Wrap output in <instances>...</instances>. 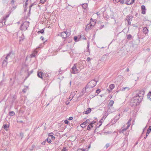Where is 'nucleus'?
<instances>
[{"label":"nucleus","instance_id":"338daca9","mask_svg":"<svg viewBox=\"0 0 151 151\" xmlns=\"http://www.w3.org/2000/svg\"><path fill=\"white\" fill-rule=\"evenodd\" d=\"M66 150L65 147H64L61 150V151H66Z\"/></svg>","mask_w":151,"mask_h":151},{"label":"nucleus","instance_id":"13d9d810","mask_svg":"<svg viewBox=\"0 0 151 151\" xmlns=\"http://www.w3.org/2000/svg\"><path fill=\"white\" fill-rule=\"evenodd\" d=\"M14 0H12L11 1V4H12V5H13L14 3Z\"/></svg>","mask_w":151,"mask_h":151},{"label":"nucleus","instance_id":"864d4df0","mask_svg":"<svg viewBox=\"0 0 151 151\" xmlns=\"http://www.w3.org/2000/svg\"><path fill=\"white\" fill-rule=\"evenodd\" d=\"M110 146V145L109 143H107L106 145V148H108Z\"/></svg>","mask_w":151,"mask_h":151},{"label":"nucleus","instance_id":"ddd939ff","mask_svg":"<svg viewBox=\"0 0 151 151\" xmlns=\"http://www.w3.org/2000/svg\"><path fill=\"white\" fill-rule=\"evenodd\" d=\"M134 0H127L125 2V4L127 5L131 4L134 2Z\"/></svg>","mask_w":151,"mask_h":151},{"label":"nucleus","instance_id":"b1692460","mask_svg":"<svg viewBox=\"0 0 151 151\" xmlns=\"http://www.w3.org/2000/svg\"><path fill=\"white\" fill-rule=\"evenodd\" d=\"M42 72H39L38 71V73H37V75L40 78L42 79L43 78H42Z\"/></svg>","mask_w":151,"mask_h":151},{"label":"nucleus","instance_id":"f8f14e48","mask_svg":"<svg viewBox=\"0 0 151 151\" xmlns=\"http://www.w3.org/2000/svg\"><path fill=\"white\" fill-rule=\"evenodd\" d=\"M12 53L11 52H9L8 54L6 57H5V59L4 60H6L8 61V60L9 58H11V55Z\"/></svg>","mask_w":151,"mask_h":151},{"label":"nucleus","instance_id":"2eb2a0df","mask_svg":"<svg viewBox=\"0 0 151 151\" xmlns=\"http://www.w3.org/2000/svg\"><path fill=\"white\" fill-rule=\"evenodd\" d=\"M10 14H9L6 15L4 16L3 17V18L2 19V22H4V24H5V22H6V20L8 18Z\"/></svg>","mask_w":151,"mask_h":151},{"label":"nucleus","instance_id":"1a4fd4ad","mask_svg":"<svg viewBox=\"0 0 151 151\" xmlns=\"http://www.w3.org/2000/svg\"><path fill=\"white\" fill-rule=\"evenodd\" d=\"M93 26L92 24H91V22H90V23L86 25L85 30L86 31L88 32L90 29H91L93 28Z\"/></svg>","mask_w":151,"mask_h":151},{"label":"nucleus","instance_id":"3c124183","mask_svg":"<svg viewBox=\"0 0 151 151\" xmlns=\"http://www.w3.org/2000/svg\"><path fill=\"white\" fill-rule=\"evenodd\" d=\"M120 2V3L121 4H123L124 3V0H120V1H119Z\"/></svg>","mask_w":151,"mask_h":151},{"label":"nucleus","instance_id":"39448f33","mask_svg":"<svg viewBox=\"0 0 151 151\" xmlns=\"http://www.w3.org/2000/svg\"><path fill=\"white\" fill-rule=\"evenodd\" d=\"M70 35V32H67V31H64L60 33L58 35L59 36H60L63 39H66L69 37Z\"/></svg>","mask_w":151,"mask_h":151},{"label":"nucleus","instance_id":"8fccbe9b","mask_svg":"<svg viewBox=\"0 0 151 151\" xmlns=\"http://www.w3.org/2000/svg\"><path fill=\"white\" fill-rule=\"evenodd\" d=\"M89 42L88 43V45H87V51H89Z\"/></svg>","mask_w":151,"mask_h":151},{"label":"nucleus","instance_id":"0eeeda50","mask_svg":"<svg viewBox=\"0 0 151 151\" xmlns=\"http://www.w3.org/2000/svg\"><path fill=\"white\" fill-rule=\"evenodd\" d=\"M76 65L75 64L73 66L71 70H70L71 73L74 74H77L80 71V70L77 68Z\"/></svg>","mask_w":151,"mask_h":151},{"label":"nucleus","instance_id":"7c9ffc66","mask_svg":"<svg viewBox=\"0 0 151 151\" xmlns=\"http://www.w3.org/2000/svg\"><path fill=\"white\" fill-rule=\"evenodd\" d=\"M4 24V22H2V19L0 21V28L2 27Z\"/></svg>","mask_w":151,"mask_h":151},{"label":"nucleus","instance_id":"a18cd8bd","mask_svg":"<svg viewBox=\"0 0 151 151\" xmlns=\"http://www.w3.org/2000/svg\"><path fill=\"white\" fill-rule=\"evenodd\" d=\"M70 101H71V100H69V99L67 100L66 101V102H65V104H66V105H68V104H69V103H70Z\"/></svg>","mask_w":151,"mask_h":151},{"label":"nucleus","instance_id":"37998d69","mask_svg":"<svg viewBox=\"0 0 151 151\" xmlns=\"http://www.w3.org/2000/svg\"><path fill=\"white\" fill-rule=\"evenodd\" d=\"M65 41L66 40H65L64 41H63V42L61 43L60 45L61 46H63V45H64L65 43Z\"/></svg>","mask_w":151,"mask_h":151},{"label":"nucleus","instance_id":"5701e85b","mask_svg":"<svg viewBox=\"0 0 151 151\" xmlns=\"http://www.w3.org/2000/svg\"><path fill=\"white\" fill-rule=\"evenodd\" d=\"M9 114L10 116H12L15 115V113L13 111H11L9 112Z\"/></svg>","mask_w":151,"mask_h":151},{"label":"nucleus","instance_id":"423d86ee","mask_svg":"<svg viewBox=\"0 0 151 151\" xmlns=\"http://www.w3.org/2000/svg\"><path fill=\"white\" fill-rule=\"evenodd\" d=\"M53 135L54 134L52 132L49 133L47 138L43 142H52V141H53L55 139V137L53 136Z\"/></svg>","mask_w":151,"mask_h":151},{"label":"nucleus","instance_id":"473e14b6","mask_svg":"<svg viewBox=\"0 0 151 151\" xmlns=\"http://www.w3.org/2000/svg\"><path fill=\"white\" fill-rule=\"evenodd\" d=\"M127 39L129 40H130L131 39L132 37V36L130 34H129L127 35Z\"/></svg>","mask_w":151,"mask_h":151},{"label":"nucleus","instance_id":"4d7b16f0","mask_svg":"<svg viewBox=\"0 0 151 151\" xmlns=\"http://www.w3.org/2000/svg\"><path fill=\"white\" fill-rule=\"evenodd\" d=\"M68 121L67 120H65L64 121V123L65 124H68Z\"/></svg>","mask_w":151,"mask_h":151},{"label":"nucleus","instance_id":"4468645a","mask_svg":"<svg viewBox=\"0 0 151 151\" xmlns=\"http://www.w3.org/2000/svg\"><path fill=\"white\" fill-rule=\"evenodd\" d=\"M91 108H88L86 109V111H83V113L84 114H88L91 112Z\"/></svg>","mask_w":151,"mask_h":151},{"label":"nucleus","instance_id":"49530a36","mask_svg":"<svg viewBox=\"0 0 151 151\" xmlns=\"http://www.w3.org/2000/svg\"><path fill=\"white\" fill-rule=\"evenodd\" d=\"M101 90L100 89H97L96 90V92L98 93V94H99V93H100V92H101Z\"/></svg>","mask_w":151,"mask_h":151},{"label":"nucleus","instance_id":"c9c22d12","mask_svg":"<svg viewBox=\"0 0 151 151\" xmlns=\"http://www.w3.org/2000/svg\"><path fill=\"white\" fill-rule=\"evenodd\" d=\"M75 92H72L71 93V95L72 96V97L71 98H70L69 99H70V100H71L73 98V96H74L75 95Z\"/></svg>","mask_w":151,"mask_h":151},{"label":"nucleus","instance_id":"f3484780","mask_svg":"<svg viewBox=\"0 0 151 151\" xmlns=\"http://www.w3.org/2000/svg\"><path fill=\"white\" fill-rule=\"evenodd\" d=\"M40 146H37L36 147V149H40V148L41 147H42V146L43 145H44L45 144V142H42V143H40Z\"/></svg>","mask_w":151,"mask_h":151},{"label":"nucleus","instance_id":"c03bdc74","mask_svg":"<svg viewBox=\"0 0 151 151\" xmlns=\"http://www.w3.org/2000/svg\"><path fill=\"white\" fill-rule=\"evenodd\" d=\"M77 151H88V150H85V149H79L77 150Z\"/></svg>","mask_w":151,"mask_h":151},{"label":"nucleus","instance_id":"9d476101","mask_svg":"<svg viewBox=\"0 0 151 151\" xmlns=\"http://www.w3.org/2000/svg\"><path fill=\"white\" fill-rule=\"evenodd\" d=\"M141 14H145L146 12V9L145 6L142 5L141 6Z\"/></svg>","mask_w":151,"mask_h":151},{"label":"nucleus","instance_id":"20e7f679","mask_svg":"<svg viewBox=\"0 0 151 151\" xmlns=\"http://www.w3.org/2000/svg\"><path fill=\"white\" fill-rule=\"evenodd\" d=\"M29 22H24L21 24L20 27V29L22 30L25 31L29 26Z\"/></svg>","mask_w":151,"mask_h":151},{"label":"nucleus","instance_id":"a19ab883","mask_svg":"<svg viewBox=\"0 0 151 151\" xmlns=\"http://www.w3.org/2000/svg\"><path fill=\"white\" fill-rule=\"evenodd\" d=\"M34 5V4H32L31 5H30L29 6V14H30V10H31V8L32 6H33Z\"/></svg>","mask_w":151,"mask_h":151},{"label":"nucleus","instance_id":"393cba45","mask_svg":"<svg viewBox=\"0 0 151 151\" xmlns=\"http://www.w3.org/2000/svg\"><path fill=\"white\" fill-rule=\"evenodd\" d=\"M37 52L36 51H35L33 53L30 55V56L31 58H32L35 57L36 54L37 53Z\"/></svg>","mask_w":151,"mask_h":151},{"label":"nucleus","instance_id":"aec40b11","mask_svg":"<svg viewBox=\"0 0 151 151\" xmlns=\"http://www.w3.org/2000/svg\"><path fill=\"white\" fill-rule=\"evenodd\" d=\"M8 63V61L4 60L2 64V66L3 67H5L6 66Z\"/></svg>","mask_w":151,"mask_h":151},{"label":"nucleus","instance_id":"4c0bfd02","mask_svg":"<svg viewBox=\"0 0 151 151\" xmlns=\"http://www.w3.org/2000/svg\"><path fill=\"white\" fill-rule=\"evenodd\" d=\"M88 89H86V87H85V90H83L82 91V92L83 93H84L86 92H88V91L87 90Z\"/></svg>","mask_w":151,"mask_h":151},{"label":"nucleus","instance_id":"de8ad7c7","mask_svg":"<svg viewBox=\"0 0 151 151\" xmlns=\"http://www.w3.org/2000/svg\"><path fill=\"white\" fill-rule=\"evenodd\" d=\"M85 122H86V124H89L90 123V122L89 119H87L86 121Z\"/></svg>","mask_w":151,"mask_h":151},{"label":"nucleus","instance_id":"e433bc0d","mask_svg":"<svg viewBox=\"0 0 151 151\" xmlns=\"http://www.w3.org/2000/svg\"><path fill=\"white\" fill-rule=\"evenodd\" d=\"M44 32V29H42V30H41L38 31L37 32V33H40L41 34H42Z\"/></svg>","mask_w":151,"mask_h":151},{"label":"nucleus","instance_id":"58836bf2","mask_svg":"<svg viewBox=\"0 0 151 151\" xmlns=\"http://www.w3.org/2000/svg\"><path fill=\"white\" fill-rule=\"evenodd\" d=\"M74 40L75 42H77L79 41V39L78 40L77 37L76 36L74 37Z\"/></svg>","mask_w":151,"mask_h":151},{"label":"nucleus","instance_id":"0e129e2a","mask_svg":"<svg viewBox=\"0 0 151 151\" xmlns=\"http://www.w3.org/2000/svg\"><path fill=\"white\" fill-rule=\"evenodd\" d=\"M129 134V132L128 131H127L126 132V134H125L126 135V136H127Z\"/></svg>","mask_w":151,"mask_h":151},{"label":"nucleus","instance_id":"680f3d73","mask_svg":"<svg viewBox=\"0 0 151 151\" xmlns=\"http://www.w3.org/2000/svg\"><path fill=\"white\" fill-rule=\"evenodd\" d=\"M73 119V117L72 116H70L69 117L68 120H71Z\"/></svg>","mask_w":151,"mask_h":151},{"label":"nucleus","instance_id":"c756f323","mask_svg":"<svg viewBox=\"0 0 151 151\" xmlns=\"http://www.w3.org/2000/svg\"><path fill=\"white\" fill-rule=\"evenodd\" d=\"M28 4V3L27 2H25V4L24 5V11L25 12H26V10H27V5Z\"/></svg>","mask_w":151,"mask_h":151},{"label":"nucleus","instance_id":"79ce46f5","mask_svg":"<svg viewBox=\"0 0 151 151\" xmlns=\"http://www.w3.org/2000/svg\"><path fill=\"white\" fill-rule=\"evenodd\" d=\"M120 0H113V2L114 3H116L119 2Z\"/></svg>","mask_w":151,"mask_h":151},{"label":"nucleus","instance_id":"72a5a7b5","mask_svg":"<svg viewBox=\"0 0 151 151\" xmlns=\"http://www.w3.org/2000/svg\"><path fill=\"white\" fill-rule=\"evenodd\" d=\"M114 103V101L112 100H111L109 101V106H112V105H113Z\"/></svg>","mask_w":151,"mask_h":151},{"label":"nucleus","instance_id":"052dcab7","mask_svg":"<svg viewBox=\"0 0 151 151\" xmlns=\"http://www.w3.org/2000/svg\"><path fill=\"white\" fill-rule=\"evenodd\" d=\"M86 122H84L83 123L81 124V125H85V126H86Z\"/></svg>","mask_w":151,"mask_h":151},{"label":"nucleus","instance_id":"7ed1b4c3","mask_svg":"<svg viewBox=\"0 0 151 151\" xmlns=\"http://www.w3.org/2000/svg\"><path fill=\"white\" fill-rule=\"evenodd\" d=\"M97 81H96L94 80H93L90 81L87 84L86 86V89L91 88L92 90L93 89L92 88L94 87L96 85V83Z\"/></svg>","mask_w":151,"mask_h":151},{"label":"nucleus","instance_id":"e2e57ef3","mask_svg":"<svg viewBox=\"0 0 151 151\" xmlns=\"http://www.w3.org/2000/svg\"><path fill=\"white\" fill-rule=\"evenodd\" d=\"M91 60V59L90 58L88 57L87 58L86 60L88 61H89Z\"/></svg>","mask_w":151,"mask_h":151},{"label":"nucleus","instance_id":"9b49d317","mask_svg":"<svg viewBox=\"0 0 151 151\" xmlns=\"http://www.w3.org/2000/svg\"><path fill=\"white\" fill-rule=\"evenodd\" d=\"M115 87V85L113 84H110L109 86V88L110 89H107V90L108 91V92L110 93L111 92L112 89H113Z\"/></svg>","mask_w":151,"mask_h":151},{"label":"nucleus","instance_id":"603ef678","mask_svg":"<svg viewBox=\"0 0 151 151\" xmlns=\"http://www.w3.org/2000/svg\"><path fill=\"white\" fill-rule=\"evenodd\" d=\"M96 122V121H92V122H90V123H91L93 125V124H94Z\"/></svg>","mask_w":151,"mask_h":151},{"label":"nucleus","instance_id":"dca6fc26","mask_svg":"<svg viewBox=\"0 0 151 151\" xmlns=\"http://www.w3.org/2000/svg\"><path fill=\"white\" fill-rule=\"evenodd\" d=\"M9 124H5L3 126L2 128L7 131L8 130V129L9 128Z\"/></svg>","mask_w":151,"mask_h":151},{"label":"nucleus","instance_id":"bf43d9fd","mask_svg":"<svg viewBox=\"0 0 151 151\" xmlns=\"http://www.w3.org/2000/svg\"><path fill=\"white\" fill-rule=\"evenodd\" d=\"M149 133H148V134H147V132L146 134V136L144 137V139H146L147 138V137L148 136V135Z\"/></svg>","mask_w":151,"mask_h":151},{"label":"nucleus","instance_id":"09e8293b","mask_svg":"<svg viewBox=\"0 0 151 151\" xmlns=\"http://www.w3.org/2000/svg\"><path fill=\"white\" fill-rule=\"evenodd\" d=\"M47 0H40V2L41 3L43 4Z\"/></svg>","mask_w":151,"mask_h":151},{"label":"nucleus","instance_id":"4be33fe9","mask_svg":"<svg viewBox=\"0 0 151 151\" xmlns=\"http://www.w3.org/2000/svg\"><path fill=\"white\" fill-rule=\"evenodd\" d=\"M93 126L91 123H90L89 125H88L87 128V130H90L93 127Z\"/></svg>","mask_w":151,"mask_h":151},{"label":"nucleus","instance_id":"f257e3e1","mask_svg":"<svg viewBox=\"0 0 151 151\" xmlns=\"http://www.w3.org/2000/svg\"><path fill=\"white\" fill-rule=\"evenodd\" d=\"M145 92L143 90H140L139 92L134 98L133 101L132 102V106H136L139 104L142 101L143 97Z\"/></svg>","mask_w":151,"mask_h":151},{"label":"nucleus","instance_id":"6e6552de","mask_svg":"<svg viewBox=\"0 0 151 151\" xmlns=\"http://www.w3.org/2000/svg\"><path fill=\"white\" fill-rule=\"evenodd\" d=\"M133 16L131 15H129L126 16V20H127L128 25H129L131 24V22L132 20Z\"/></svg>","mask_w":151,"mask_h":151},{"label":"nucleus","instance_id":"a211bd4d","mask_svg":"<svg viewBox=\"0 0 151 151\" xmlns=\"http://www.w3.org/2000/svg\"><path fill=\"white\" fill-rule=\"evenodd\" d=\"M104 120L103 119V118H102L99 121L100 123H101L99 124L98 126V125L99 124H97V127L96 128V129H97L98 128H99L100 126L101 125V123L103 122Z\"/></svg>","mask_w":151,"mask_h":151},{"label":"nucleus","instance_id":"774afa93","mask_svg":"<svg viewBox=\"0 0 151 151\" xmlns=\"http://www.w3.org/2000/svg\"><path fill=\"white\" fill-rule=\"evenodd\" d=\"M81 126L83 128H84L86 126H85V125H83L82 126L81 125Z\"/></svg>","mask_w":151,"mask_h":151},{"label":"nucleus","instance_id":"c85d7f7f","mask_svg":"<svg viewBox=\"0 0 151 151\" xmlns=\"http://www.w3.org/2000/svg\"><path fill=\"white\" fill-rule=\"evenodd\" d=\"M112 109V107H109L107 110V112L108 113H111L113 112V111H111V109Z\"/></svg>","mask_w":151,"mask_h":151},{"label":"nucleus","instance_id":"f03ea898","mask_svg":"<svg viewBox=\"0 0 151 151\" xmlns=\"http://www.w3.org/2000/svg\"><path fill=\"white\" fill-rule=\"evenodd\" d=\"M131 121V119H129L126 125H124L120 129V133H123L124 134V132L126 131V130L130 126Z\"/></svg>","mask_w":151,"mask_h":151},{"label":"nucleus","instance_id":"f704fd0d","mask_svg":"<svg viewBox=\"0 0 151 151\" xmlns=\"http://www.w3.org/2000/svg\"><path fill=\"white\" fill-rule=\"evenodd\" d=\"M151 131V126H150L149 127L148 129H147V134H148V133H150Z\"/></svg>","mask_w":151,"mask_h":151},{"label":"nucleus","instance_id":"2f4dec72","mask_svg":"<svg viewBox=\"0 0 151 151\" xmlns=\"http://www.w3.org/2000/svg\"><path fill=\"white\" fill-rule=\"evenodd\" d=\"M25 88L23 89L22 90V92L24 93H25L26 92L28 88V86H25Z\"/></svg>","mask_w":151,"mask_h":151},{"label":"nucleus","instance_id":"ea45409f","mask_svg":"<svg viewBox=\"0 0 151 151\" xmlns=\"http://www.w3.org/2000/svg\"><path fill=\"white\" fill-rule=\"evenodd\" d=\"M24 37L23 36H22V37H19V41L20 42H21L24 39Z\"/></svg>","mask_w":151,"mask_h":151},{"label":"nucleus","instance_id":"5fc2aeb1","mask_svg":"<svg viewBox=\"0 0 151 151\" xmlns=\"http://www.w3.org/2000/svg\"><path fill=\"white\" fill-rule=\"evenodd\" d=\"M104 25H101L99 27V29H102V28H103L104 27Z\"/></svg>","mask_w":151,"mask_h":151},{"label":"nucleus","instance_id":"412c9836","mask_svg":"<svg viewBox=\"0 0 151 151\" xmlns=\"http://www.w3.org/2000/svg\"><path fill=\"white\" fill-rule=\"evenodd\" d=\"M90 20L91 21L90 22H91V24H92L93 27H94L96 24V20H93L92 18H91L90 19Z\"/></svg>","mask_w":151,"mask_h":151},{"label":"nucleus","instance_id":"bb28decb","mask_svg":"<svg viewBox=\"0 0 151 151\" xmlns=\"http://www.w3.org/2000/svg\"><path fill=\"white\" fill-rule=\"evenodd\" d=\"M87 6L88 5L87 4H84L82 5V7L84 9H86Z\"/></svg>","mask_w":151,"mask_h":151},{"label":"nucleus","instance_id":"6e6d98bb","mask_svg":"<svg viewBox=\"0 0 151 151\" xmlns=\"http://www.w3.org/2000/svg\"><path fill=\"white\" fill-rule=\"evenodd\" d=\"M109 114V113H105L104 114V115L105 116V117H106Z\"/></svg>","mask_w":151,"mask_h":151},{"label":"nucleus","instance_id":"69168bd1","mask_svg":"<svg viewBox=\"0 0 151 151\" xmlns=\"http://www.w3.org/2000/svg\"><path fill=\"white\" fill-rule=\"evenodd\" d=\"M32 149H30V150H32L33 148H36V147H35V145H32Z\"/></svg>","mask_w":151,"mask_h":151},{"label":"nucleus","instance_id":"6ab92c4d","mask_svg":"<svg viewBox=\"0 0 151 151\" xmlns=\"http://www.w3.org/2000/svg\"><path fill=\"white\" fill-rule=\"evenodd\" d=\"M148 30L146 27H145L143 29V32L145 34H147L148 33Z\"/></svg>","mask_w":151,"mask_h":151},{"label":"nucleus","instance_id":"a878e982","mask_svg":"<svg viewBox=\"0 0 151 151\" xmlns=\"http://www.w3.org/2000/svg\"><path fill=\"white\" fill-rule=\"evenodd\" d=\"M147 98L151 101V91H150L147 95Z\"/></svg>","mask_w":151,"mask_h":151},{"label":"nucleus","instance_id":"cd10ccee","mask_svg":"<svg viewBox=\"0 0 151 151\" xmlns=\"http://www.w3.org/2000/svg\"><path fill=\"white\" fill-rule=\"evenodd\" d=\"M127 89V91H128L129 89V88L128 87H123L121 89V91H124Z\"/></svg>","mask_w":151,"mask_h":151}]
</instances>
